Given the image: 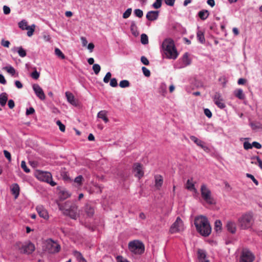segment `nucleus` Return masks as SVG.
<instances>
[{
    "mask_svg": "<svg viewBox=\"0 0 262 262\" xmlns=\"http://www.w3.org/2000/svg\"><path fill=\"white\" fill-rule=\"evenodd\" d=\"M155 186L157 189L159 190L163 183V177H162V176L159 174L156 175L155 176Z\"/></svg>",
    "mask_w": 262,
    "mask_h": 262,
    "instance_id": "21",
    "label": "nucleus"
},
{
    "mask_svg": "<svg viewBox=\"0 0 262 262\" xmlns=\"http://www.w3.org/2000/svg\"><path fill=\"white\" fill-rule=\"evenodd\" d=\"M33 69H34V71L31 73L30 76L34 79H38L39 77L40 73L37 71L35 67H34Z\"/></svg>",
    "mask_w": 262,
    "mask_h": 262,
    "instance_id": "37",
    "label": "nucleus"
},
{
    "mask_svg": "<svg viewBox=\"0 0 262 262\" xmlns=\"http://www.w3.org/2000/svg\"><path fill=\"white\" fill-rule=\"evenodd\" d=\"M65 94L68 101L71 104L75 105L76 102L73 94L69 92H66Z\"/></svg>",
    "mask_w": 262,
    "mask_h": 262,
    "instance_id": "23",
    "label": "nucleus"
},
{
    "mask_svg": "<svg viewBox=\"0 0 262 262\" xmlns=\"http://www.w3.org/2000/svg\"><path fill=\"white\" fill-rule=\"evenodd\" d=\"M110 85L112 87H116L118 85L117 80L115 78H113L111 79Z\"/></svg>",
    "mask_w": 262,
    "mask_h": 262,
    "instance_id": "56",
    "label": "nucleus"
},
{
    "mask_svg": "<svg viewBox=\"0 0 262 262\" xmlns=\"http://www.w3.org/2000/svg\"><path fill=\"white\" fill-rule=\"evenodd\" d=\"M141 42L143 45H147L148 43V38L146 34L144 33L141 34Z\"/></svg>",
    "mask_w": 262,
    "mask_h": 262,
    "instance_id": "36",
    "label": "nucleus"
},
{
    "mask_svg": "<svg viewBox=\"0 0 262 262\" xmlns=\"http://www.w3.org/2000/svg\"><path fill=\"white\" fill-rule=\"evenodd\" d=\"M4 154L5 157L9 160V161H11V154L8 151L6 150H4Z\"/></svg>",
    "mask_w": 262,
    "mask_h": 262,
    "instance_id": "62",
    "label": "nucleus"
},
{
    "mask_svg": "<svg viewBox=\"0 0 262 262\" xmlns=\"http://www.w3.org/2000/svg\"><path fill=\"white\" fill-rule=\"evenodd\" d=\"M196 37L198 40L199 41L200 43L203 44L205 43V39L204 37V34L203 31L201 30H198L196 33Z\"/></svg>",
    "mask_w": 262,
    "mask_h": 262,
    "instance_id": "26",
    "label": "nucleus"
},
{
    "mask_svg": "<svg viewBox=\"0 0 262 262\" xmlns=\"http://www.w3.org/2000/svg\"><path fill=\"white\" fill-rule=\"evenodd\" d=\"M214 103L217 105L218 107L221 109H223L226 107L225 104L223 102V99L222 97L221 94L219 92H216L213 97Z\"/></svg>",
    "mask_w": 262,
    "mask_h": 262,
    "instance_id": "14",
    "label": "nucleus"
},
{
    "mask_svg": "<svg viewBox=\"0 0 262 262\" xmlns=\"http://www.w3.org/2000/svg\"><path fill=\"white\" fill-rule=\"evenodd\" d=\"M34 109L32 107H30L29 108L27 109L26 114L27 115H30L34 114Z\"/></svg>",
    "mask_w": 262,
    "mask_h": 262,
    "instance_id": "61",
    "label": "nucleus"
},
{
    "mask_svg": "<svg viewBox=\"0 0 262 262\" xmlns=\"http://www.w3.org/2000/svg\"><path fill=\"white\" fill-rule=\"evenodd\" d=\"M8 105L10 108H11V109L13 108L15 106L14 101L12 99L9 100L8 101Z\"/></svg>",
    "mask_w": 262,
    "mask_h": 262,
    "instance_id": "64",
    "label": "nucleus"
},
{
    "mask_svg": "<svg viewBox=\"0 0 262 262\" xmlns=\"http://www.w3.org/2000/svg\"><path fill=\"white\" fill-rule=\"evenodd\" d=\"M19 27L22 30H29L30 26H28L27 22L25 20H23L18 23Z\"/></svg>",
    "mask_w": 262,
    "mask_h": 262,
    "instance_id": "33",
    "label": "nucleus"
},
{
    "mask_svg": "<svg viewBox=\"0 0 262 262\" xmlns=\"http://www.w3.org/2000/svg\"><path fill=\"white\" fill-rule=\"evenodd\" d=\"M17 49V52L18 54V55L21 57H24L26 56V50L23 48L22 47H19L16 48Z\"/></svg>",
    "mask_w": 262,
    "mask_h": 262,
    "instance_id": "35",
    "label": "nucleus"
},
{
    "mask_svg": "<svg viewBox=\"0 0 262 262\" xmlns=\"http://www.w3.org/2000/svg\"><path fill=\"white\" fill-rule=\"evenodd\" d=\"M162 0H156L152 4V7L155 9H159L161 7Z\"/></svg>",
    "mask_w": 262,
    "mask_h": 262,
    "instance_id": "45",
    "label": "nucleus"
},
{
    "mask_svg": "<svg viewBox=\"0 0 262 262\" xmlns=\"http://www.w3.org/2000/svg\"><path fill=\"white\" fill-rule=\"evenodd\" d=\"M176 0H164V2L167 6H173Z\"/></svg>",
    "mask_w": 262,
    "mask_h": 262,
    "instance_id": "60",
    "label": "nucleus"
},
{
    "mask_svg": "<svg viewBox=\"0 0 262 262\" xmlns=\"http://www.w3.org/2000/svg\"><path fill=\"white\" fill-rule=\"evenodd\" d=\"M82 180V176L81 175H79L75 178L74 182L76 183L78 185H81Z\"/></svg>",
    "mask_w": 262,
    "mask_h": 262,
    "instance_id": "48",
    "label": "nucleus"
},
{
    "mask_svg": "<svg viewBox=\"0 0 262 262\" xmlns=\"http://www.w3.org/2000/svg\"><path fill=\"white\" fill-rule=\"evenodd\" d=\"M166 85L164 83H161L159 88V92L162 94H164L166 92Z\"/></svg>",
    "mask_w": 262,
    "mask_h": 262,
    "instance_id": "49",
    "label": "nucleus"
},
{
    "mask_svg": "<svg viewBox=\"0 0 262 262\" xmlns=\"http://www.w3.org/2000/svg\"><path fill=\"white\" fill-rule=\"evenodd\" d=\"M20 188L17 183L13 184L11 187V192L14 195L15 199H17L19 194Z\"/></svg>",
    "mask_w": 262,
    "mask_h": 262,
    "instance_id": "20",
    "label": "nucleus"
},
{
    "mask_svg": "<svg viewBox=\"0 0 262 262\" xmlns=\"http://www.w3.org/2000/svg\"><path fill=\"white\" fill-rule=\"evenodd\" d=\"M73 254L76 258L78 261L80 259H82L83 258H84L82 254L77 250H74L73 252Z\"/></svg>",
    "mask_w": 262,
    "mask_h": 262,
    "instance_id": "38",
    "label": "nucleus"
},
{
    "mask_svg": "<svg viewBox=\"0 0 262 262\" xmlns=\"http://www.w3.org/2000/svg\"><path fill=\"white\" fill-rule=\"evenodd\" d=\"M134 14L136 16L141 18L143 15V13L142 10L139 9H136L134 11Z\"/></svg>",
    "mask_w": 262,
    "mask_h": 262,
    "instance_id": "43",
    "label": "nucleus"
},
{
    "mask_svg": "<svg viewBox=\"0 0 262 262\" xmlns=\"http://www.w3.org/2000/svg\"><path fill=\"white\" fill-rule=\"evenodd\" d=\"M204 114L209 118H210L212 117V113L208 108L204 109Z\"/></svg>",
    "mask_w": 262,
    "mask_h": 262,
    "instance_id": "57",
    "label": "nucleus"
},
{
    "mask_svg": "<svg viewBox=\"0 0 262 262\" xmlns=\"http://www.w3.org/2000/svg\"><path fill=\"white\" fill-rule=\"evenodd\" d=\"M226 227L228 231L232 234H234L236 231V225L235 222L228 221L227 222Z\"/></svg>",
    "mask_w": 262,
    "mask_h": 262,
    "instance_id": "18",
    "label": "nucleus"
},
{
    "mask_svg": "<svg viewBox=\"0 0 262 262\" xmlns=\"http://www.w3.org/2000/svg\"><path fill=\"white\" fill-rule=\"evenodd\" d=\"M198 16L202 20H205L209 16V12L207 10H203L198 13Z\"/></svg>",
    "mask_w": 262,
    "mask_h": 262,
    "instance_id": "29",
    "label": "nucleus"
},
{
    "mask_svg": "<svg viewBox=\"0 0 262 262\" xmlns=\"http://www.w3.org/2000/svg\"><path fill=\"white\" fill-rule=\"evenodd\" d=\"M36 210L40 217L46 220H48L49 217L48 212L42 205H37L36 207Z\"/></svg>",
    "mask_w": 262,
    "mask_h": 262,
    "instance_id": "16",
    "label": "nucleus"
},
{
    "mask_svg": "<svg viewBox=\"0 0 262 262\" xmlns=\"http://www.w3.org/2000/svg\"><path fill=\"white\" fill-rule=\"evenodd\" d=\"M55 54L58 57H60V58H61L62 59H64L65 57H66L61 52V51L59 49H58V48H56L55 49Z\"/></svg>",
    "mask_w": 262,
    "mask_h": 262,
    "instance_id": "40",
    "label": "nucleus"
},
{
    "mask_svg": "<svg viewBox=\"0 0 262 262\" xmlns=\"http://www.w3.org/2000/svg\"><path fill=\"white\" fill-rule=\"evenodd\" d=\"M191 63V59L189 57V54L188 52L185 53L183 56L179 59L175 63V69H182L190 65Z\"/></svg>",
    "mask_w": 262,
    "mask_h": 262,
    "instance_id": "7",
    "label": "nucleus"
},
{
    "mask_svg": "<svg viewBox=\"0 0 262 262\" xmlns=\"http://www.w3.org/2000/svg\"><path fill=\"white\" fill-rule=\"evenodd\" d=\"M233 94L234 96L238 98L239 99L243 100L245 98V94H244L243 91L241 89L235 90L234 91Z\"/></svg>",
    "mask_w": 262,
    "mask_h": 262,
    "instance_id": "24",
    "label": "nucleus"
},
{
    "mask_svg": "<svg viewBox=\"0 0 262 262\" xmlns=\"http://www.w3.org/2000/svg\"><path fill=\"white\" fill-rule=\"evenodd\" d=\"M10 44V41L8 40H5L4 39L1 40V45L4 47L9 48Z\"/></svg>",
    "mask_w": 262,
    "mask_h": 262,
    "instance_id": "55",
    "label": "nucleus"
},
{
    "mask_svg": "<svg viewBox=\"0 0 262 262\" xmlns=\"http://www.w3.org/2000/svg\"><path fill=\"white\" fill-rule=\"evenodd\" d=\"M254 256L249 250L244 249L243 250L240 257V262H252L254 260Z\"/></svg>",
    "mask_w": 262,
    "mask_h": 262,
    "instance_id": "12",
    "label": "nucleus"
},
{
    "mask_svg": "<svg viewBox=\"0 0 262 262\" xmlns=\"http://www.w3.org/2000/svg\"><path fill=\"white\" fill-rule=\"evenodd\" d=\"M84 211L89 216H92L95 212L94 207L90 204H86L84 207Z\"/></svg>",
    "mask_w": 262,
    "mask_h": 262,
    "instance_id": "22",
    "label": "nucleus"
},
{
    "mask_svg": "<svg viewBox=\"0 0 262 262\" xmlns=\"http://www.w3.org/2000/svg\"><path fill=\"white\" fill-rule=\"evenodd\" d=\"M8 100V96L6 93H2L0 94V104L2 106H4Z\"/></svg>",
    "mask_w": 262,
    "mask_h": 262,
    "instance_id": "27",
    "label": "nucleus"
},
{
    "mask_svg": "<svg viewBox=\"0 0 262 262\" xmlns=\"http://www.w3.org/2000/svg\"><path fill=\"white\" fill-rule=\"evenodd\" d=\"M186 188L190 190H193L195 192H197V190L195 188L194 184L191 180H187L186 182Z\"/></svg>",
    "mask_w": 262,
    "mask_h": 262,
    "instance_id": "31",
    "label": "nucleus"
},
{
    "mask_svg": "<svg viewBox=\"0 0 262 262\" xmlns=\"http://www.w3.org/2000/svg\"><path fill=\"white\" fill-rule=\"evenodd\" d=\"M243 146H244V149H245L246 150H248V149H251L252 148V144H251L250 143H249L248 141H245L244 143Z\"/></svg>",
    "mask_w": 262,
    "mask_h": 262,
    "instance_id": "54",
    "label": "nucleus"
},
{
    "mask_svg": "<svg viewBox=\"0 0 262 262\" xmlns=\"http://www.w3.org/2000/svg\"><path fill=\"white\" fill-rule=\"evenodd\" d=\"M184 225L182 220L180 217H177L175 222L171 225L169 232L173 234L180 232L184 230Z\"/></svg>",
    "mask_w": 262,
    "mask_h": 262,
    "instance_id": "9",
    "label": "nucleus"
},
{
    "mask_svg": "<svg viewBox=\"0 0 262 262\" xmlns=\"http://www.w3.org/2000/svg\"><path fill=\"white\" fill-rule=\"evenodd\" d=\"M159 13L158 11H150L147 13L146 17L148 20L154 21L158 18Z\"/></svg>",
    "mask_w": 262,
    "mask_h": 262,
    "instance_id": "19",
    "label": "nucleus"
},
{
    "mask_svg": "<svg viewBox=\"0 0 262 262\" xmlns=\"http://www.w3.org/2000/svg\"><path fill=\"white\" fill-rule=\"evenodd\" d=\"M163 53L166 58L175 59L178 56L173 40L170 38L165 39L161 45Z\"/></svg>",
    "mask_w": 262,
    "mask_h": 262,
    "instance_id": "2",
    "label": "nucleus"
},
{
    "mask_svg": "<svg viewBox=\"0 0 262 262\" xmlns=\"http://www.w3.org/2000/svg\"><path fill=\"white\" fill-rule=\"evenodd\" d=\"M33 90L37 97L40 100H43L46 98L45 94L42 88L38 84H33L32 85Z\"/></svg>",
    "mask_w": 262,
    "mask_h": 262,
    "instance_id": "15",
    "label": "nucleus"
},
{
    "mask_svg": "<svg viewBox=\"0 0 262 262\" xmlns=\"http://www.w3.org/2000/svg\"><path fill=\"white\" fill-rule=\"evenodd\" d=\"M97 117L102 119L105 123H107L108 121V119L106 117V112L105 111H100L97 114Z\"/></svg>",
    "mask_w": 262,
    "mask_h": 262,
    "instance_id": "30",
    "label": "nucleus"
},
{
    "mask_svg": "<svg viewBox=\"0 0 262 262\" xmlns=\"http://www.w3.org/2000/svg\"><path fill=\"white\" fill-rule=\"evenodd\" d=\"M137 27L135 22L134 21H132L130 26V29L132 34L134 35H136L135 32L137 31Z\"/></svg>",
    "mask_w": 262,
    "mask_h": 262,
    "instance_id": "41",
    "label": "nucleus"
},
{
    "mask_svg": "<svg viewBox=\"0 0 262 262\" xmlns=\"http://www.w3.org/2000/svg\"><path fill=\"white\" fill-rule=\"evenodd\" d=\"M47 248L48 252L51 254L56 253L59 252L61 247L59 244L50 239L47 243Z\"/></svg>",
    "mask_w": 262,
    "mask_h": 262,
    "instance_id": "10",
    "label": "nucleus"
},
{
    "mask_svg": "<svg viewBox=\"0 0 262 262\" xmlns=\"http://www.w3.org/2000/svg\"><path fill=\"white\" fill-rule=\"evenodd\" d=\"M3 69L6 70L8 73L10 74L12 76H13L16 73L15 69L10 65L4 67Z\"/></svg>",
    "mask_w": 262,
    "mask_h": 262,
    "instance_id": "32",
    "label": "nucleus"
},
{
    "mask_svg": "<svg viewBox=\"0 0 262 262\" xmlns=\"http://www.w3.org/2000/svg\"><path fill=\"white\" fill-rule=\"evenodd\" d=\"M197 256L200 261L206 259V253L205 251L202 249H199L197 251Z\"/></svg>",
    "mask_w": 262,
    "mask_h": 262,
    "instance_id": "25",
    "label": "nucleus"
},
{
    "mask_svg": "<svg viewBox=\"0 0 262 262\" xmlns=\"http://www.w3.org/2000/svg\"><path fill=\"white\" fill-rule=\"evenodd\" d=\"M37 178L38 180L49 183L52 186H55L56 183L53 181L52 176L49 172L38 171L37 174Z\"/></svg>",
    "mask_w": 262,
    "mask_h": 262,
    "instance_id": "8",
    "label": "nucleus"
},
{
    "mask_svg": "<svg viewBox=\"0 0 262 262\" xmlns=\"http://www.w3.org/2000/svg\"><path fill=\"white\" fill-rule=\"evenodd\" d=\"M246 177L251 179L256 185H258V181L255 179L254 177L252 174L250 173H246Z\"/></svg>",
    "mask_w": 262,
    "mask_h": 262,
    "instance_id": "53",
    "label": "nucleus"
},
{
    "mask_svg": "<svg viewBox=\"0 0 262 262\" xmlns=\"http://www.w3.org/2000/svg\"><path fill=\"white\" fill-rule=\"evenodd\" d=\"M34 250L35 246L34 244L30 242L25 243L19 248V250L21 253L27 254H31Z\"/></svg>",
    "mask_w": 262,
    "mask_h": 262,
    "instance_id": "11",
    "label": "nucleus"
},
{
    "mask_svg": "<svg viewBox=\"0 0 262 262\" xmlns=\"http://www.w3.org/2000/svg\"><path fill=\"white\" fill-rule=\"evenodd\" d=\"M132 12V9L129 8H128L123 14L122 17L123 18H127L131 15Z\"/></svg>",
    "mask_w": 262,
    "mask_h": 262,
    "instance_id": "42",
    "label": "nucleus"
},
{
    "mask_svg": "<svg viewBox=\"0 0 262 262\" xmlns=\"http://www.w3.org/2000/svg\"><path fill=\"white\" fill-rule=\"evenodd\" d=\"M58 206L64 214L69 216L71 219H76L77 207L75 203L68 201L63 204H58Z\"/></svg>",
    "mask_w": 262,
    "mask_h": 262,
    "instance_id": "3",
    "label": "nucleus"
},
{
    "mask_svg": "<svg viewBox=\"0 0 262 262\" xmlns=\"http://www.w3.org/2000/svg\"><path fill=\"white\" fill-rule=\"evenodd\" d=\"M129 85V82L127 80H121L119 83V86L122 88H127Z\"/></svg>",
    "mask_w": 262,
    "mask_h": 262,
    "instance_id": "39",
    "label": "nucleus"
},
{
    "mask_svg": "<svg viewBox=\"0 0 262 262\" xmlns=\"http://www.w3.org/2000/svg\"><path fill=\"white\" fill-rule=\"evenodd\" d=\"M141 61L142 62V63L144 64V65L147 66L149 64L148 60L147 59V58L146 57H145L144 56H143L141 57Z\"/></svg>",
    "mask_w": 262,
    "mask_h": 262,
    "instance_id": "58",
    "label": "nucleus"
},
{
    "mask_svg": "<svg viewBox=\"0 0 262 262\" xmlns=\"http://www.w3.org/2000/svg\"><path fill=\"white\" fill-rule=\"evenodd\" d=\"M4 13L6 15H8L10 13V8L7 6H4L3 7Z\"/></svg>",
    "mask_w": 262,
    "mask_h": 262,
    "instance_id": "59",
    "label": "nucleus"
},
{
    "mask_svg": "<svg viewBox=\"0 0 262 262\" xmlns=\"http://www.w3.org/2000/svg\"><path fill=\"white\" fill-rule=\"evenodd\" d=\"M133 170L135 173V176L140 179L143 177L144 172L142 170V168L141 164L136 163L134 164Z\"/></svg>",
    "mask_w": 262,
    "mask_h": 262,
    "instance_id": "17",
    "label": "nucleus"
},
{
    "mask_svg": "<svg viewBox=\"0 0 262 262\" xmlns=\"http://www.w3.org/2000/svg\"><path fill=\"white\" fill-rule=\"evenodd\" d=\"M194 224L196 231L204 236H208L211 232V227L207 218L203 215L195 216Z\"/></svg>",
    "mask_w": 262,
    "mask_h": 262,
    "instance_id": "1",
    "label": "nucleus"
},
{
    "mask_svg": "<svg viewBox=\"0 0 262 262\" xmlns=\"http://www.w3.org/2000/svg\"><path fill=\"white\" fill-rule=\"evenodd\" d=\"M117 262H130L126 258L121 255H118L116 257Z\"/></svg>",
    "mask_w": 262,
    "mask_h": 262,
    "instance_id": "47",
    "label": "nucleus"
},
{
    "mask_svg": "<svg viewBox=\"0 0 262 262\" xmlns=\"http://www.w3.org/2000/svg\"><path fill=\"white\" fill-rule=\"evenodd\" d=\"M252 215L250 213H247L243 214L238 219V222L242 229H246L252 225Z\"/></svg>",
    "mask_w": 262,
    "mask_h": 262,
    "instance_id": "5",
    "label": "nucleus"
},
{
    "mask_svg": "<svg viewBox=\"0 0 262 262\" xmlns=\"http://www.w3.org/2000/svg\"><path fill=\"white\" fill-rule=\"evenodd\" d=\"M111 73L110 72H107L103 78V82L105 83H108L111 79Z\"/></svg>",
    "mask_w": 262,
    "mask_h": 262,
    "instance_id": "52",
    "label": "nucleus"
},
{
    "mask_svg": "<svg viewBox=\"0 0 262 262\" xmlns=\"http://www.w3.org/2000/svg\"><path fill=\"white\" fill-rule=\"evenodd\" d=\"M21 168L27 173H29L30 171V170L29 168L27 167L26 162L25 161H22L21 162Z\"/></svg>",
    "mask_w": 262,
    "mask_h": 262,
    "instance_id": "46",
    "label": "nucleus"
},
{
    "mask_svg": "<svg viewBox=\"0 0 262 262\" xmlns=\"http://www.w3.org/2000/svg\"><path fill=\"white\" fill-rule=\"evenodd\" d=\"M101 67L98 64H94L93 66V70L95 74L97 75L100 71Z\"/></svg>",
    "mask_w": 262,
    "mask_h": 262,
    "instance_id": "44",
    "label": "nucleus"
},
{
    "mask_svg": "<svg viewBox=\"0 0 262 262\" xmlns=\"http://www.w3.org/2000/svg\"><path fill=\"white\" fill-rule=\"evenodd\" d=\"M57 125H58L59 129L60 131L63 132L65 131L66 127L63 124L61 123V122L60 120H57L56 122Z\"/></svg>",
    "mask_w": 262,
    "mask_h": 262,
    "instance_id": "50",
    "label": "nucleus"
},
{
    "mask_svg": "<svg viewBox=\"0 0 262 262\" xmlns=\"http://www.w3.org/2000/svg\"><path fill=\"white\" fill-rule=\"evenodd\" d=\"M222 227V224L220 220H216L214 223V229L216 232H219L221 231Z\"/></svg>",
    "mask_w": 262,
    "mask_h": 262,
    "instance_id": "34",
    "label": "nucleus"
},
{
    "mask_svg": "<svg viewBox=\"0 0 262 262\" xmlns=\"http://www.w3.org/2000/svg\"><path fill=\"white\" fill-rule=\"evenodd\" d=\"M59 195L61 200H64L70 196V193L66 190H62L60 191Z\"/></svg>",
    "mask_w": 262,
    "mask_h": 262,
    "instance_id": "28",
    "label": "nucleus"
},
{
    "mask_svg": "<svg viewBox=\"0 0 262 262\" xmlns=\"http://www.w3.org/2000/svg\"><path fill=\"white\" fill-rule=\"evenodd\" d=\"M252 147H254L255 148L257 149H260L261 147V144L257 142H253L252 143Z\"/></svg>",
    "mask_w": 262,
    "mask_h": 262,
    "instance_id": "63",
    "label": "nucleus"
},
{
    "mask_svg": "<svg viewBox=\"0 0 262 262\" xmlns=\"http://www.w3.org/2000/svg\"><path fill=\"white\" fill-rule=\"evenodd\" d=\"M142 72L146 77H149L150 75V71L145 67L142 68Z\"/></svg>",
    "mask_w": 262,
    "mask_h": 262,
    "instance_id": "51",
    "label": "nucleus"
},
{
    "mask_svg": "<svg viewBox=\"0 0 262 262\" xmlns=\"http://www.w3.org/2000/svg\"><path fill=\"white\" fill-rule=\"evenodd\" d=\"M201 196L203 200L208 204L212 205L215 203L211 196V192L205 184H202L201 187Z\"/></svg>",
    "mask_w": 262,
    "mask_h": 262,
    "instance_id": "6",
    "label": "nucleus"
},
{
    "mask_svg": "<svg viewBox=\"0 0 262 262\" xmlns=\"http://www.w3.org/2000/svg\"><path fill=\"white\" fill-rule=\"evenodd\" d=\"M128 248L132 253L137 255L142 254L145 250L144 244L139 240H134L128 243Z\"/></svg>",
    "mask_w": 262,
    "mask_h": 262,
    "instance_id": "4",
    "label": "nucleus"
},
{
    "mask_svg": "<svg viewBox=\"0 0 262 262\" xmlns=\"http://www.w3.org/2000/svg\"><path fill=\"white\" fill-rule=\"evenodd\" d=\"M190 139L198 146L201 147L205 152H209L210 151V149L208 146H207L206 145L204 141L201 140L200 139H199L194 136H190Z\"/></svg>",
    "mask_w": 262,
    "mask_h": 262,
    "instance_id": "13",
    "label": "nucleus"
}]
</instances>
